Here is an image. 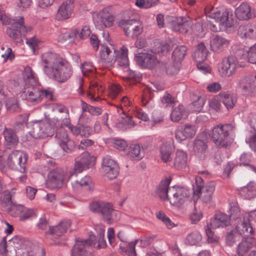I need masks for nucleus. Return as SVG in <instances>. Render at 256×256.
Returning <instances> with one entry per match:
<instances>
[{
  "mask_svg": "<svg viewBox=\"0 0 256 256\" xmlns=\"http://www.w3.org/2000/svg\"><path fill=\"white\" fill-rule=\"evenodd\" d=\"M207 142L204 140L196 138L193 144L194 155L200 160H204L208 155Z\"/></svg>",
  "mask_w": 256,
  "mask_h": 256,
  "instance_id": "c85d7f7f",
  "label": "nucleus"
},
{
  "mask_svg": "<svg viewBox=\"0 0 256 256\" xmlns=\"http://www.w3.org/2000/svg\"><path fill=\"white\" fill-rule=\"evenodd\" d=\"M230 222L228 216L222 212H218L215 214L214 217L212 218L208 224L212 228H216L220 227L224 228L230 224Z\"/></svg>",
  "mask_w": 256,
  "mask_h": 256,
  "instance_id": "7c9ffc66",
  "label": "nucleus"
},
{
  "mask_svg": "<svg viewBox=\"0 0 256 256\" xmlns=\"http://www.w3.org/2000/svg\"><path fill=\"white\" fill-rule=\"evenodd\" d=\"M0 20L3 24H10L7 28L6 32L8 36L17 42H22V36L31 30L30 27L26 28L24 23L22 16L14 17V18H8L4 13L0 11Z\"/></svg>",
  "mask_w": 256,
  "mask_h": 256,
  "instance_id": "39448f33",
  "label": "nucleus"
},
{
  "mask_svg": "<svg viewBox=\"0 0 256 256\" xmlns=\"http://www.w3.org/2000/svg\"><path fill=\"white\" fill-rule=\"evenodd\" d=\"M62 60L56 54L52 52H46L42 54L41 64L43 66L44 73L48 76Z\"/></svg>",
  "mask_w": 256,
  "mask_h": 256,
  "instance_id": "f3484780",
  "label": "nucleus"
},
{
  "mask_svg": "<svg viewBox=\"0 0 256 256\" xmlns=\"http://www.w3.org/2000/svg\"><path fill=\"white\" fill-rule=\"evenodd\" d=\"M119 26L129 38L137 37L142 32V27L140 22L134 19L122 20L119 22Z\"/></svg>",
  "mask_w": 256,
  "mask_h": 256,
  "instance_id": "2eb2a0df",
  "label": "nucleus"
},
{
  "mask_svg": "<svg viewBox=\"0 0 256 256\" xmlns=\"http://www.w3.org/2000/svg\"><path fill=\"white\" fill-rule=\"evenodd\" d=\"M119 167L117 163L110 156L103 158L102 163V171L106 174L117 176L119 172Z\"/></svg>",
  "mask_w": 256,
  "mask_h": 256,
  "instance_id": "b1692460",
  "label": "nucleus"
},
{
  "mask_svg": "<svg viewBox=\"0 0 256 256\" xmlns=\"http://www.w3.org/2000/svg\"><path fill=\"white\" fill-rule=\"evenodd\" d=\"M196 130L194 126L186 124L179 127L175 132L176 138L180 142L188 138H192L196 135Z\"/></svg>",
  "mask_w": 256,
  "mask_h": 256,
  "instance_id": "5701e85b",
  "label": "nucleus"
},
{
  "mask_svg": "<svg viewBox=\"0 0 256 256\" xmlns=\"http://www.w3.org/2000/svg\"><path fill=\"white\" fill-rule=\"evenodd\" d=\"M194 182L192 184V200L196 204L200 199L204 203L211 202L215 190L214 182H211L206 185L204 184L202 177H193Z\"/></svg>",
  "mask_w": 256,
  "mask_h": 256,
  "instance_id": "423d86ee",
  "label": "nucleus"
},
{
  "mask_svg": "<svg viewBox=\"0 0 256 256\" xmlns=\"http://www.w3.org/2000/svg\"><path fill=\"white\" fill-rule=\"evenodd\" d=\"M128 49L122 46L120 51L116 50L112 46L111 48L104 44H100V56L105 66H112L116 62L120 66L126 68L128 65Z\"/></svg>",
  "mask_w": 256,
  "mask_h": 256,
  "instance_id": "7ed1b4c3",
  "label": "nucleus"
},
{
  "mask_svg": "<svg viewBox=\"0 0 256 256\" xmlns=\"http://www.w3.org/2000/svg\"><path fill=\"white\" fill-rule=\"evenodd\" d=\"M144 151L145 148L140 144H132L128 152V157L132 160H139L144 156Z\"/></svg>",
  "mask_w": 256,
  "mask_h": 256,
  "instance_id": "ea45409f",
  "label": "nucleus"
},
{
  "mask_svg": "<svg viewBox=\"0 0 256 256\" xmlns=\"http://www.w3.org/2000/svg\"><path fill=\"white\" fill-rule=\"evenodd\" d=\"M204 13L206 17V20L208 22V26L211 30L214 32L218 31L220 28H218L215 22L218 26L231 28L234 26L236 20L234 16L231 11L228 10H224L220 12L217 8H214L211 6H208L204 9Z\"/></svg>",
  "mask_w": 256,
  "mask_h": 256,
  "instance_id": "f03ea898",
  "label": "nucleus"
},
{
  "mask_svg": "<svg viewBox=\"0 0 256 256\" xmlns=\"http://www.w3.org/2000/svg\"><path fill=\"white\" fill-rule=\"evenodd\" d=\"M2 134L6 146H15L18 144V138L12 129L5 128Z\"/></svg>",
  "mask_w": 256,
  "mask_h": 256,
  "instance_id": "37998d69",
  "label": "nucleus"
},
{
  "mask_svg": "<svg viewBox=\"0 0 256 256\" xmlns=\"http://www.w3.org/2000/svg\"><path fill=\"white\" fill-rule=\"evenodd\" d=\"M96 240L94 236H92L89 239L76 240V244L72 251V256H92L91 252H88L90 246H95Z\"/></svg>",
  "mask_w": 256,
  "mask_h": 256,
  "instance_id": "ddd939ff",
  "label": "nucleus"
},
{
  "mask_svg": "<svg viewBox=\"0 0 256 256\" xmlns=\"http://www.w3.org/2000/svg\"><path fill=\"white\" fill-rule=\"evenodd\" d=\"M91 34V30L89 26H84L80 32L77 29L74 30L70 33L65 34L64 36L68 38H76L80 39H84L88 38Z\"/></svg>",
  "mask_w": 256,
  "mask_h": 256,
  "instance_id": "de8ad7c7",
  "label": "nucleus"
},
{
  "mask_svg": "<svg viewBox=\"0 0 256 256\" xmlns=\"http://www.w3.org/2000/svg\"><path fill=\"white\" fill-rule=\"evenodd\" d=\"M56 126H52L46 120H36L32 122L30 134L34 138L51 136L56 130Z\"/></svg>",
  "mask_w": 256,
  "mask_h": 256,
  "instance_id": "9d476101",
  "label": "nucleus"
},
{
  "mask_svg": "<svg viewBox=\"0 0 256 256\" xmlns=\"http://www.w3.org/2000/svg\"><path fill=\"white\" fill-rule=\"evenodd\" d=\"M202 239L200 232L198 231H194L190 233L186 236L184 242L186 244L194 246L198 244Z\"/></svg>",
  "mask_w": 256,
  "mask_h": 256,
  "instance_id": "3c124183",
  "label": "nucleus"
},
{
  "mask_svg": "<svg viewBox=\"0 0 256 256\" xmlns=\"http://www.w3.org/2000/svg\"><path fill=\"white\" fill-rule=\"evenodd\" d=\"M135 59L141 67L148 68H154L158 62L156 56L152 52L138 53L136 55Z\"/></svg>",
  "mask_w": 256,
  "mask_h": 256,
  "instance_id": "a211bd4d",
  "label": "nucleus"
},
{
  "mask_svg": "<svg viewBox=\"0 0 256 256\" xmlns=\"http://www.w3.org/2000/svg\"><path fill=\"white\" fill-rule=\"evenodd\" d=\"M79 162L86 169L94 164L95 158L91 156L88 152H84L80 156Z\"/></svg>",
  "mask_w": 256,
  "mask_h": 256,
  "instance_id": "4d7b16f0",
  "label": "nucleus"
},
{
  "mask_svg": "<svg viewBox=\"0 0 256 256\" xmlns=\"http://www.w3.org/2000/svg\"><path fill=\"white\" fill-rule=\"evenodd\" d=\"M68 129L74 136L86 138L88 137L93 132L90 126L81 124L80 126L68 125Z\"/></svg>",
  "mask_w": 256,
  "mask_h": 256,
  "instance_id": "4c0bfd02",
  "label": "nucleus"
},
{
  "mask_svg": "<svg viewBox=\"0 0 256 256\" xmlns=\"http://www.w3.org/2000/svg\"><path fill=\"white\" fill-rule=\"evenodd\" d=\"M186 116V112L182 105H179L174 108L171 114L170 118L172 121L178 122L184 116Z\"/></svg>",
  "mask_w": 256,
  "mask_h": 256,
  "instance_id": "5fc2aeb1",
  "label": "nucleus"
},
{
  "mask_svg": "<svg viewBox=\"0 0 256 256\" xmlns=\"http://www.w3.org/2000/svg\"><path fill=\"white\" fill-rule=\"evenodd\" d=\"M134 125L135 123L132 120V117L126 114H124V116H121L116 124V127L122 130L131 128Z\"/></svg>",
  "mask_w": 256,
  "mask_h": 256,
  "instance_id": "c03bdc74",
  "label": "nucleus"
},
{
  "mask_svg": "<svg viewBox=\"0 0 256 256\" xmlns=\"http://www.w3.org/2000/svg\"><path fill=\"white\" fill-rule=\"evenodd\" d=\"M72 186L74 190H78L82 186H86L90 190L94 188V184L90 180V177H84L80 180H76L72 183Z\"/></svg>",
  "mask_w": 256,
  "mask_h": 256,
  "instance_id": "8fccbe9b",
  "label": "nucleus"
},
{
  "mask_svg": "<svg viewBox=\"0 0 256 256\" xmlns=\"http://www.w3.org/2000/svg\"><path fill=\"white\" fill-rule=\"evenodd\" d=\"M202 213L200 210H198L195 206L193 210L189 214V219L194 224H197L202 218Z\"/></svg>",
  "mask_w": 256,
  "mask_h": 256,
  "instance_id": "e2e57ef3",
  "label": "nucleus"
},
{
  "mask_svg": "<svg viewBox=\"0 0 256 256\" xmlns=\"http://www.w3.org/2000/svg\"><path fill=\"white\" fill-rule=\"evenodd\" d=\"M238 34L242 38L256 39V28L252 26H240L238 28Z\"/></svg>",
  "mask_w": 256,
  "mask_h": 256,
  "instance_id": "a19ab883",
  "label": "nucleus"
},
{
  "mask_svg": "<svg viewBox=\"0 0 256 256\" xmlns=\"http://www.w3.org/2000/svg\"><path fill=\"white\" fill-rule=\"evenodd\" d=\"M186 48L184 46H176L172 52V58L176 63L180 62L185 56L186 52Z\"/></svg>",
  "mask_w": 256,
  "mask_h": 256,
  "instance_id": "603ef678",
  "label": "nucleus"
},
{
  "mask_svg": "<svg viewBox=\"0 0 256 256\" xmlns=\"http://www.w3.org/2000/svg\"><path fill=\"white\" fill-rule=\"evenodd\" d=\"M96 26L100 30L112 26L114 18L108 8H104L93 16Z\"/></svg>",
  "mask_w": 256,
  "mask_h": 256,
  "instance_id": "dca6fc26",
  "label": "nucleus"
},
{
  "mask_svg": "<svg viewBox=\"0 0 256 256\" xmlns=\"http://www.w3.org/2000/svg\"><path fill=\"white\" fill-rule=\"evenodd\" d=\"M56 137L58 140L60 147L64 152L70 153L74 150L75 146L74 142L68 138L65 131L62 130L61 132L56 134Z\"/></svg>",
  "mask_w": 256,
  "mask_h": 256,
  "instance_id": "393cba45",
  "label": "nucleus"
},
{
  "mask_svg": "<svg viewBox=\"0 0 256 256\" xmlns=\"http://www.w3.org/2000/svg\"><path fill=\"white\" fill-rule=\"evenodd\" d=\"M105 227L102 224H98L96 226V230L98 232V234L99 236L98 240V244L96 247L98 248H104L106 246V242L104 240Z\"/></svg>",
  "mask_w": 256,
  "mask_h": 256,
  "instance_id": "6e6d98bb",
  "label": "nucleus"
},
{
  "mask_svg": "<svg viewBox=\"0 0 256 256\" xmlns=\"http://www.w3.org/2000/svg\"><path fill=\"white\" fill-rule=\"evenodd\" d=\"M171 181V177H166L160 182L157 186L156 192L160 198L164 201L166 200V198H168L170 188H172V187L169 186Z\"/></svg>",
  "mask_w": 256,
  "mask_h": 256,
  "instance_id": "72a5a7b5",
  "label": "nucleus"
},
{
  "mask_svg": "<svg viewBox=\"0 0 256 256\" xmlns=\"http://www.w3.org/2000/svg\"><path fill=\"white\" fill-rule=\"evenodd\" d=\"M80 68L84 76H89L90 74H93L96 71V68L90 62H84Z\"/></svg>",
  "mask_w": 256,
  "mask_h": 256,
  "instance_id": "69168bd1",
  "label": "nucleus"
},
{
  "mask_svg": "<svg viewBox=\"0 0 256 256\" xmlns=\"http://www.w3.org/2000/svg\"><path fill=\"white\" fill-rule=\"evenodd\" d=\"M251 158L252 156L250 154L245 153L243 154L240 158V160L241 162L240 165H243L246 166L248 170L253 172L256 174V168L252 165L249 164V162H250Z\"/></svg>",
  "mask_w": 256,
  "mask_h": 256,
  "instance_id": "13d9d810",
  "label": "nucleus"
},
{
  "mask_svg": "<svg viewBox=\"0 0 256 256\" xmlns=\"http://www.w3.org/2000/svg\"><path fill=\"white\" fill-rule=\"evenodd\" d=\"M36 248L28 240L16 236L6 242V236L0 242V254L4 256H35Z\"/></svg>",
  "mask_w": 256,
  "mask_h": 256,
  "instance_id": "f257e3e1",
  "label": "nucleus"
},
{
  "mask_svg": "<svg viewBox=\"0 0 256 256\" xmlns=\"http://www.w3.org/2000/svg\"><path fill=\"white\" fill-rule=\"evenodd\" d=\"M14 210L15 212L11 213L12 216L16 217L20 214V220H24L36 216V211L34 209L24 210V208L22 206H14L12 208V211Z\"/></svg>",
  "mask_w": 256,
  "mask_h": 256,
  "instance_id": "473e14b6",
  "label": "nucleus"
},
{
  "mask_svg": "<svg viewBox=\"0 0 256 256\" xmlns=\"http://www.w3.org/2000/svg\"><path fill=\"white\" fill-rule=\"evenodd\" d=\"M238 67V62L233 56L225 57L218 64V70L222 76L230 77L235 72Z\"/></svg>",
  "mask_w": 256,
  "mask_h": 256,
  "instance_id": "4468645a",
  "label": "nucleus"
},
{
  "mask_svg": "<svg viewBox=\"0 0 256 256\" xmlns=\"http://www.w3.org/2000/svg\"><path fill=\"white\" fill-rule=\"evenodd\" d=\"M238 87L245 94H256V76L242 78L239 82Z\"/></svg>",
  "mask_w": 256,
  "mask_h": 256,
  "instance_id": "aec40b11",
  "label": "nucleus"
},
{
  "mask_svg": "<svg viewBox=\"0 0 256 256\" xmlns=\"http://www.w3.org/2000/svg\"><path fill=\"white\" fill-rule=\"evenodd\" d=\"M156 218L162 221L167 228L170 229L176 226L175 224L162 211H158L156 214Z\"/></svg>",
  "mask_w": 256,
  "mask_h": 256,
  "instance_id": "bf43d9fd",
  "label": "nucleus"
},
{
  "mask_svg": "<svg viewBox=\"0 0 256 256\" xmlns=\"http://www.w3.org/2000/svg\"><path fill=\"white\" fill-rule=\"evenodd\" d=\"M28 156L26 153L20 150L12 151L8 157V162L10 166L19 171L21 173H25Z\"/></svg>",
  "mask_w": 256,
  "mask_h": 256,
  "instance_id": "f8f14e48",
  "label": "nucleus"
},
{
  "mask_svg": "<svg viewBox=\"0 0 256 256\" xmlns=\"http://www.w3.org/2000/svg\"><path fill=\"white\" fill-rule=\"evenodd\" d=\"M236 126L232 124H219L214 126L210 134L213 142L219 148H226L233 142Z\"/></svg>",
  "mask_w": 256,
  "mask_h": 256,
  "instance_id": "20e7f679",
  "label": "nucleus"
},
{
  "mask_svg": "<svg viewBox=\"0 0 256 256\" xmlns=\"http://www.w3.org/2000/svg\"><path fill=\"white\" fill-rule=\"evenodd\" d=\"M72 74L70 64L66 60H62L60 64L49 73L48 76L59 82H64L69 79Z\"/></svg>",
  "mask_w": 256,
  "mask_h": 256,
  "instance_id": "9b49d317",
  "label": "nucleus"
},
{
  "mask_svg": "<svg viewBox=\"0 0 256 256\" xmlns=\"http://www.w3.org/2000/svg\"><path fill=\"white\" fill-rule=\"evenodd\" d=\"M229 44V40L218 34L213 35L210 38V48L214 52L221 50L224 46H228Z\"/></svg>",
  "mask_w": 256,
  "mask_h": 256,
  "instance_id": "c9c22d12",
  "label": "nucleus"
},
{
  "mask_svg": "<svg viewBox=\"0 0 256 256\" xmlns=\"http://www.w3.org/2000/svg\"><path fill=\"white\" fill-rule=\"evenodd\" d=\"M208 50L203 43H200L196 46L193 57L196 62H204L207 58Z\"/></svg>",
  "mask_w": 256,
  "mask_h": 256,
  "instance_id": "09e8293b",
  "label": "nucleus"
},
{
  "mask_svg": "<svg viewBox=\"0 0 256 256\" xmlns=\"http://www.w3.org/2000/svg\"><path fill=\"white\" fill-rule=\"evenodd\" d=\"M235 16L241 20H246L252 18L250 6L246 4H241L236 9Z\"/></svg>",
  "mask_w": 256,
  "mask_h": 256,
  "instance_id": "79ce46f5",
  "label": "nucleus"
},
{
  "mask_svg": "<svg viewBox=\"0 0 256 256\" xmlns=\"http://www.w3.org/2000/svg\"><path fill=\"white\" fill-rule=\"evenodd\" d=\"M250 220L248 218H245L244 214L243 220L240 221V222L234 223V225L236 226V230L239 234L250 237V236L254 234V231L250 223Z\"/></svg>",
  "mask_w": 256,
  "mask_h": 256,
  "instance_id": "4be33fe9",
  "label": "nucleus"
},
{
  "mask_svg": "<svg viewBox=\"0 0 256 256\" xmlns=\"http://www.w3.org/2000/svg\"><path fill=\"white\" fill-rule=\"evenodd\" d=\"M6 107L7 110L11 112H18L20 110L18 100L15 98H8L6 100Z\"/></svg>",
  "mask_w": 256,
  "mask_h": 256,
  "instance_id": "052dcab7",
  "label": "nucleus"
},
{
  "mask_svg": "<svg viewBox=\"0 0 256 256\" xmlns=\"http://www.w3.org/2000/svg\"><path fill=\"white\" fill-rule=\"evenodd\" d=\"M192 22L190 17H180L173 24L172 28L174 30L186 33L192 28Z\"/></svg>",
  "mask_w": 256,
  "mask_h": 256,
  "instance_id": "c756f323",
  "label": "nucleus"
},
{
  "mask_svg": "<svg viewBox=\"0 0 256 256\" xmlns=\"http://www.w3.org/2000/svg\"><path fill=\"white\" fill-rule=\"evenodd\" d=\"M36 86H24L21 98L30 102H40L44 98L50 100H52L53 96L51 91L48 90H41Z\"/></svg>",
  "mask_w": 256,
  "mask_h": 256,
  "instance_id": "1a4fd4ad",
  "label": "nucleus"
},
{
  "mask_svg": "<svg viewBox=\"0 0 256 256\" xmlns=\"http://www.w3.org/2000/svg\"><path fill=\"white\" fill-rule=\"evenodd\" d=\"M117 237L121 241V243L120 244V248L122 254L128 256H136L135 246L138 242V240L128 242L126 237L122 232L118 234Z\"/></svg>",
  "mask_w": 256,
  "mask_h": 256,
  "instance_id": "6ab92c4d",
  "label": "nucleus"
},
{
  "mask_svg": "<svg viewBox=\"0 0 256 256\" xmlns=\"http://www.w3.org/2000/svg\"><path fill=\"white\" fill-rule=\"evenodd\" d=\"M59 177H48L46 180V186L51 188H60L61 187L62 181L61 179L58 178Z\"/></svg>",
  "mask_w": 256,
  "mask_h": 256,
  "instance_id": "0e129e2a",
  "label": "nucleus"
},
{
  "mask_svg": "<svg viewBox=\"0 0 256 256\" xmlns=\"http://www.w3.org/2000/svg\"><path fill=\"white\" fill-rule=\"evenodd\" d=\"M170 46L166 42H155L153 51L154 53H166L169 51Z\"/></svg>",
  "mask_w": 256,
  "mask_h": 256,
  "instance_id": "680f3d73",
  "label": "nucleus"
},
{
  "mask_svg": "<svg viewBox=\"0 0 256 256\" xmlns=\"http://www.w3.org/2000/svg\"><path fill=\"white\" fill-rule=\"evenodd\" d=\"M191 193V190L186 188L174 186L170 188L169 194L166 200L168 201L172 206L180 208L190 200Z\"/></svg>",
  "mask_w": 256,
  "mask_h": 256,
  "instance_id": "6e6552de",
  "label": "nucleus"
},
{
  "mask_svg": "<svg viewBox=\"0 0 256 256\" xmlns=\"http://www.w3.org/2000/svg\"><path fill=\"white\" fill-rule=\"evenodd\" d=\"M23 78L24 86H35L38 83V78L36 74L30 66H26L23 72Z\"/></svg>",
  "mask_w": 256,
  "mask_h": 256,
  "instance_id": "58836bf2",
  "label": "nucleus"
},
{
  "mask_svg": "<svg viewBox=\"0 0 256 256\" xmlns=\"http://www.w3.org/2000/svg\"><path fill=\"white\" fill-rule=\"evenodd\" d=\"M256 245V242L252 237L244 238L237 246L236 254L238 256H245Z\"/></svg>",
  "mask_w": 256,
  "mask_h": 256,
  "instance_id": "bb28decb",
  "label": "nucleus"
},
{
  "mask_svg": "<svg viewBox=\"0 0 256 256\" xmlns=\"http://www.w3.org/2000/svg\"><path fill=\"white\" fill-rule=\"evenodd\" d=\"M175 102L174 98L169 93H165L162 98V102L166 107L172 106Z\"/></svg>",
  "mask_w": 256,
  "mask_h": 256,
  "instance_id": "774afa93",
  "label": "nucleus"
},
{
  "mask_svg": "<svg viewBox=\"0 0 256 256\" xmlns=\"http://www.w3.org/2000/svg\"><path fill=\"white\" fill-rule=\"evenodd\" d=\"M246 212L240 210L237 202H231L230 204L228 216L230 224H234V223L240 222L243 220L244 215Z\"/></svg>",
  "mask_w": 256,
  "mask_h": 256,
  "instance_id": "a878e982",
  "label": "nucleus"
},
{
  "mask_svg": "<svg viewBox=\"0 0 256 256\" xmlns=\"http://www.w3.org/2000/svg\"><path fill=\"white\" fill-rule=\"evenodd\" d=\"M90 208L94 212L100 213L104 220L109 224L120 218V212L114 210L112 204L108 202H92L90 204Z\"/></svg>",
  "mask_w": 256,
  "mask_h": 256,
  "instance_id": "0eeeda50",
  "label": "nucleus"
},
{
  "mask_svg": "<svg viewBox=\"0 0 256 256\" xmlns=\"http://www.w3.org/2000/svg\"><path fill=\"white\" fill-rule=\"evenodd\" d=\"M104 90V89L102 86L97 82H91L89 90L86 92V96L93 101H98L100 99V95L103 92Z\"/></svg>",
  "mask_w": 256,
  "mask_h": 256,
  "instance_id": "e433bc0d",
  "label": "nucleus"
},
{
  "mask_svg": "<svg viewBox=\"0 0 256 256\" xmlns=\"http://www.w3.org/2000/svg\"><path fill=\"white\" fill-rule=\"evenodd\" d=\"M204 104L203 98L198 97L196 100L192 102L190 105V110L194 112H200L202 111Z\"/></svg>",
  "mask_w": 256,
  "mask_h": 256,
  "instance_id": "338daca9",
  "label": "nucleus"
},
{
  "mask_svg": "<svg viewBox=\"0 0 256 256\" xmlns=\"http://www.w3.org/2000/svg\"><path fill=\"white\" fill-rule=\"evenodd\" d=\"M174 150L173 144L170 142L164 140L159 147L160 156L163 162H170L172 161V156Z\"/></svg>",
  "mask_w": 256,
  "mask_h": 256,
  "instance_id": "412c9836",
  "label": "nucleus"
},
{
  "mask_svg": "<svg viewBox=\"0 0 256 256\" xmlns=\"http://www.w3.org/2000/svg\"><path fill=\"white\" fill-rule=\"evenodd\" d=\"M81 106L83 112H87L94 116H98L102 114L101 108L88 104L83 100H81Z\"/></svg>",
  "mask_w": 256,
  "mask_h": 256,
  "instance_id": "864d4df0",
  "label": "nucleus"
},
{
  "mask_svg": "<svg viewBox=\"0 0 256 256\" xmlns=\"http://www.w3.org/2000/svg\"><path fill=\"white\" fill-rule=\"evenodd\" d=\"M220 101L228 110L233 108L237 101L236 96L227 92H222L218 94Z\"/></svg>",
  "mask_w": 256,
  "mask_h": 256,
  "instance_id": "f704fd0d",
  "label": "nucleus"
},
{
  "mask_svg": "<svg viewBox=\"0 0 256 256\" xmlns=\"http://www.w3.org/2000/svg\"><path fill=\"white\" fill-rule=\"evenodd\" d=\"M71 222L70 220H66L60 222L58 225L49 228L48 232L52 234L60 236L66 232L70 226Z\"/></svg>",
  "mask_w": 256,
  "mask_h": 256,
  "instance_id": "49530a36",
  "label": "nucleus"
},
{
  "mask_svg": "<svg viewBox=\"0 0 256 256\" xmlns=\"http://www.w3.org/2000/svg\"><path fill=\"white\" fill-rule=\"evenodd\" d=\"M240 194L245 199L250 200L256 197V184L250 182L241 189Z\"/></svg>",
  "mask_w": 256,
  "mask_h": 256,
  "instance_id": "a18cd8bd",
  "label": "nucleus"
},
{
  "mask_svg": "<svg viewBox=\"0 0 256 256\" xmlns=\"http://www.w3.org/2000/svg\"><path fill=\"white\" fill-rule=\"evenodd\" d=\"M187 162L188 154L186 152L181 150H177L174 160V167L178 170H182L186 168Z\"/></svg>",
  "mask_w": 256,
  "mask_h": 256,
  "instance_id": "2f4dec72",
  "label": "nucleus"
},
{
  "mask_svg": "<svg viewBox=\"0 0 256 256\" xmlns=\"http://www.w3.org/2000/svg\"><path fill=\"white\" fill-rule=\"evenodd\" d=\"M74 0H66L59 7L56 17L58 20H65L69 18L74 8Z\"/></svg>",
  "mask_w": 256,
  "mask_h": 256,
  "instance_id": "cd10ccee",
  "label": "nucleus"
}]
</instances>
